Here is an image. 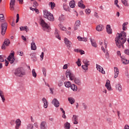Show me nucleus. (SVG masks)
<instances>
[{
	"mask_svg": "<svg viewBox=\"0 0 129 129\" xmlns=\"http://www.w3.org/2000/svg\"><path fill=\"white\" fill-rule=\"evenodd\" d=\"M81 24V22H80V20H77L76 23L75 25L77 27H80V25Z\"/></svg>",
	"mask_w": 129,
	"mask_h": 129,
	"instance_id": "c03bdc74",
	"label": "nucleus"
},
{
	"mask_svg": "<svg viewBox=\"0 0 129 129\" xmlns=\"http://www.w3.org/2000/svg\"><path fill=\"white\" fill-rule=\"evenodd\" d=\"M20 31H25L26 32H29V27L27 26H21L20 27Z\"/></svg>",
	"mask_w": 129,
	"mask_h": 129,
	"instance_id": "a878e982",
	"label": "nucleus"
},
{
	"mask_svg": "<svg viewBox=\"0 0 129 129\" xmlns=\"http://www.w3.org/2000/svg\"><path fill=\"white\" fill-rule=\"evenodd\" d=\"M58 27L61 30V31H66V27H64L62 24H59Z\"/></svg>",
	"mask_w": 129,
	"mask_h": 129,
	"instance_id": "58836bf2",
	"label": "nucleus"
},
{
	"mask_svg": "<svg viewBox=\"0 0 129 129\" xmlns=\"http://www.w3.org/2000/svg\"><path fill=\"white\" fill-rule=\"evenodd\" d=\"M103 29H104V26H103V25H98L96 27V30L98 32H101V31H102Z\"/></svg>",
	"mask_w": 129,
	"mask_h": 129,
	"instance_id": "f3484780",
	"label": "nucleus"
},
{
	"mask_svg": "<svg viewBox=\"0 0 129 129\" xmlns=\"http://www.w3.org/2000/svg\"><path fill=\"white\" fill-rule=\"evenodd\" d=\"M78 7H79L81 9H85L86 6L84 5V4H83V1H82V0L79 2Z\"/></svg>",
	"mask_w": 129,
	"mask_h": 129,
	"instance_id": "bb28decb",
	"label": "nucleus"
},
{
	"mask_svg": "<svg viewBox=\"0 0 129 129\" xmlns=\"http://www.w3.org/2000/svg\"><path fill=\"white\" fill-rule=\"evenodd\" d=\"M7 29H8V23L7 22H3L1 24V34L2 36H4L6 34Z\"/></svg>",
	"mask_w": 129,
	"mask_h": 129,
	"instance_id": "39448f33",
	"label": "nucleus"
},
{
	"mask_svg": "<svg viewBox=\"0 0 129 129\" xmlns=\"http://www.w3.org/2000/svg\"><path fill=\"white\" fill-rule=\"evenodd\" d=\"M116 45L118 48H121V46L126 41V33L124 31H122L120 34H118V37L115 39Z\"/></svg>",
	"mask_w": 129,
	"mask_h": 129,
	"instance_id": "f257e3e1",
	"label": "nucleus"
},
{
	"mask_svg": "<svg viewBox=\"0 0 129 129\" xmlns=\"http://www.w3.org/2000/svg\"><path fill=\"white\" fill-rule=\"evenodd\" d=\"M52 104H53L54 105L55 107H59L60 106V103L59 102V101L56 98H54L51 102Z\"/></svg>",
	"mask_w": 129,
	"mask_h": 129,
	"instance_id": "1a4fd4ad",
	"label": "nucleus"
},
{
	"mask_svg": "<svg viewBox=\"0 0 129 129\" xmlns=\"http://www.w3.org/2000/svg\"><path fill=\"white\" fill-rule=\"evenodd\" d=\"M83 63H84V65H86L88 67L90 65L89 60L87 59H84L83 60Z\"/></svg>",
	"mask_w": 129,
	"mask_h": 129,
	"instance_id": "c756f323",
	"label": "nucleus"
},
{
	"mask_svg": "<svg viewBox=\"0 0 129 129\" xmlns=\"http://www.w3.org/2000/svg\"><path fill=\"white\" fill-rule=\"evenodd\" d=\"M40 57L41 58L40 60L41 61H43L44 59V52H42L41 55H40Z\"/></svg>",
	"mask_w": 129,
	"mask_h": 129,
	"instance_id": "6e6d98bb",
	"label": "nucleus"
},
{
	"mask_svg": "<svg viewBox=\"0 0 129 129\" xmlns=\"http://www.w3.org/2000/svg\"><path fill=\"white\" fill-rule=\"evenodd\" d=\"M66 75L67 78H68V77H69L70 80H71L72 81L74 80L75 75L72 74V72H71V71L69 70H67L66 72Z\"/></svg>",
	"mask_w": 129,
	"mask_h": 129,
	"instance_id": "0eeeda50",
	"label": "nucleus"
},
{
	"mask_svg": "<svg viewBox=\"0 0 129 129\" xmlns=\"http://www.w3.org/2000/svg\"><path fill=\"white\" fill-rule=\"evenodd\" d=\"M94 16L95 17V18H97V19H98V18H99V16H98V13L96 12L94 13Z\"/></svg>",
	"mask_w": 129,
	"mask_h": 129,
	"instance_id": "0e129e2a",
	"label": "nucleus"
},
{
	"mask_svg": "<svg viewBox=\"0 0 129 129\" xmlns=\"http://www.w3.org/2000/svg\"><path fill=\"white\" fill-rule=\"evenodd\" d=\"M68 101H69L70 103H71V104H73V103L75 102V99L72 97L68 98Z\"/></svg>",
	"mask_w": 129,
	"mask_h": 129,
	"instance_id": "473e14b6",
	"label": "nucleus"
},
{
	"mask_svg": "<svg viewBox=\"0 0 129 129\" xmlns=\"http://www.w3.org/2000/svg\"><path fill=\"white\" fill-rule=\"evenodd\" d=\"M43 17L45 19H47L50 22H54V19L53 14L50 13V12L48 11V10H43Z\"/></svg>",
	"mask_w": 129,
	"mask_h": 129,
	"instance_id": "f03ea898",
	"label": "nucleus"
},
{
	"mask_svg": "<svg viewBox=\"0 0 129 129\" xmlns=\"http://www.w3.org/2000/svg\"><path fill=\"white\" fill-rule=\"evenodd\" d=\"M85 12L87 14V15H89V14L91 13V11L90 10V9H86Z\"/></svg>",
	"mask_w": 129,
	"mask_h": 129,
	"instance_id": "5fc2aeb1",
	"label": "nucleus"
},
{
	"mask_svg": "<svg viewBox=\"0 0 129 129\" xmlns=\"http://www.w3.org/2000/svg\"><path fill=\"white\" fill-rule=\"evenodd\" d=\"M114 78H117V77L118 76V74H119V70H118V68H114Z\"/></svg>",
	"mask_w": 129,
	"mask_h": 129,
	"instance_id": "a211bd4d",
	"label": "nucleus"
},
{
	"mask_svg": "<svg viewBox=\"0 0 129 129\" xmlns=\"http://www.w3.org/2000/svg\"><path fill=\"white\" fill-rule=\"evenodd\" d=\"M71 126L70 123L68 122H67L64 124V128L66 129H70Z\"/></svg>",
	"mask_w": 129,
	"mask_h": 129,
	"instance_id": "2f4dec72",
	"label": "nucleus"
},
{
	"mask_svg": "<svg viewBox=\"0 0 129 129\" xmlns=\"http://www.w3.org/2000/svg\"><path fill=\"white\" fill-rule=\"evenodd\" d=\"M70 7L72 8V9L75 8V1L74 0H72L70 2Z\"/></svg>",
	"mask_w": 129,
	"mask_h": 129,
	"instance_id": "c85d7f7f",
	"label": "nucleus"
},
{
	"mask_svg": "<svg viewBox=\"0 0 129 129\" xmlns=\"http://www.w3.org/2000/svg\"><path fill=\"white\" fill-rule=\"evenodd\" d=\"M123 129H129V125L128 124L125 125L123 127Z\"/></svg>",
	"mask_w": 129,
	"mask_h": 129,
	"instance_id": "774afa93",
	"label": "nucleus"
},
{
	"mask_svg": "<svg viewBox=\"0 0 129 129\" xmlns=\"http://www.w3.org/2000/svg\"><path fill=\"white\" fill-rule=\"evenodd\" d=\"M107 33L108 34H112V29H111V27L110 25H107L106 27Z\"/></svg>",
	"mask_w": 129,
	"mask_h": 129,
	"instance_id": "4be33fe9",
	"label": "nucleus"
},
{
	"mask_svg": "<svg viewBox=\"0 0 129 129\" xmlns=\"http://www.w3.org/2000/svg\"><path fill=\"white\" fill-rule=\"evenodd\" d=\"M121 2L124 6L125 7H128V4H127V1H126V0H121Z\"/></svg>",
	"mask_w": 129,
	"mask_h": 129,
	"instance_id": "ea45409f",
	"label": "nucleus"
},
{
	"mask_svg": "<svg viewBox=\"0 0 129 129\" xmlns=\"http://www.w3.org/2000/svg\"><path fill=\"white\" fill-rule=\"evenodd\" d=\"M14 75L18 77H23L24 75H26V72L23 68H19L15 70Z\"/></svg>",
	"mask_w": 129,
	"mask_h": 129,
	"instance_id": "7ed1b4c3",
	"label": "nucleus"
},
{
	"mask_svg": "<svg viewBox=\"0 0 129 129\" xmlns=\"http://www.w3.org/2000/svg\"><path fill=\"white\" fill-rule=\"evenodd\" d=\"M63 9L64 10V11H68V6H67V4H63Z\"/></svg>",
	"mask_w": 129,
	"mask_h": 129,
	"instance_id": "a18cd8bd",
	"label": "nucleus"
},
{
	"mask_svg": "<svg viewBox=\"0 0 129 129\" xmlns=\"http://www.w3.org/2000/svg\"><path fill=\"white\" fill-rule=\"evenodd\" d=\"M82 41H83V42H86L87 41V38L82 37Z\"/></svg>",
	"mask_w": 129,
	"mask_h": 129,
	"instance_id": "338daca9",
	"label": "nucleus"
},
{
	"mask_svg": "<svg viewBox=\"0 0 129 129\" xmlns=\"http://www.w3.org/2000/svg\"><path fill=\"white\" fill-rule=\"evenodd\" d=\"M32 74L33 77H34V78H36L37 77V73H36V70H35V69L32 70Z\"/></svg>",
	"mask_w": 129,
	"mask_h": 129,
	"instance_id": "e433bc0d",
	"label": "nucleus"
},
{
	"mask_svg": "<svg viewBox=\"0 0 129 129\" xmlns=\"http://www.w3.org/2000/svg\"><path fill=\"white\" fill-rule=\"evenodd\" d=\"M16 5V0H11L10 3V9L11 11L15 10V5Z\"/></svg>",
	"mask_w": 129,
	"mask_h": 129,
	"instance_id": "9d476101",
	"label": "nucleus"
},
{
	"mask_svg": "<svg viewBox=\"0 0 129 129\" xmlns=\"http://www.w3.org/2000/svg\"><path fill=\"white\" fill-rule=\"evenodd\" d=\"M74 124H78V115H74L72 117Z\"/></svg>",
	"mask_w": 129,
	"mask_h": 129,
	"instance_id": "4468645a",
	"label": "nucleus"
},
{
	"mask_svg": "<svg viewBox=\"0 0 129 129\" xmlns=\"http://www.w3.org/2000/svg\"><path fill=\"white\" fill-rule=\"evenodd\" d=\"M105 86L107 89H108V90L109 91L111 90V86H110V82L109 81H108L106 82Z\"/></svg>",
	"mask_w": 129,
	"mask_h": 129,
	"instance_id": "393cba45",
	"label": "nucleus"
},
{
	"mask_svg": "<svg viewBox=\"0 0 129 129\" xmlns=\"http://www.w3.org/2000/svg\"><path fill=\"white\" fill-rule=\"evenodd\" d=\"M65 20V17H64V15H60L58 18V20H59L60 22H63Z\"/></svg>",
	"mask_w": 129,
	"mask_h": 129,
	"instance_id": "4c0bfd02",
	"label": "nucleus"
},
{
	"mask_svg": "<svg viewBox=\"0 0 129 129\" xmlns=\"http://www.w3.org/2000/svg\"><path fill=\"white\" fill-rule=\"evenodd\" d=\"M76 63L78 66V67H80V66H81V63L80 62V59L78 58V61L76 62Z\"/></svg>",
	"mask_w": 129,
	"mask_h": 129,
	"instance_id": "3c124183",
	"label": "nucleus"
},
{
	"mask_svg": "<svg viewBox=\"0 0 129 129\" xmlns=\"http://www.w3.org/2000/svg\"><path fill=\"white\" fill-rule=\"evenodd\" d=\"M64 84V86L67 88H69V87H71V83L70 82H65Z\"/></svg>",
	"mask_w": 129,
	"mask_h": 129,
	"instance_id": "72a5a7b5",
	"label": "nucleus"
},
{
	"mask_svg": "<svg viewBox=\"0 0 129 129\" xmlns=\"http://www.w3.org/2000/svg\"><path fill=\"white\" fill-rule=\"evenodd\" d=\"M39 6V4H38V2L35 1L33 3V7H34V8H36V7H38Z\"/></svg>",
	"mask_w": 129,
	"mask_h": 129,
	"instance_id": "13d9d810",
	"label": "nucleus"
},
{
	"mask_svg": "<svg viewBox=\"0 0 129 129\" xmlns=\"http://www.w3.org/2000/svg\"><path fill=\"white\" fill-rule=\"evenodd\" d=\"M106 121L109 123L111 122V118H106Z\"/></svg>",
	"mask_w": 129,
	"mask_h": 129,
	"instance_id": "680f3d73",
	"label": "nucleus"
},
{
	"mask_svg": "<svg viewBox=\"0 0 129 129\" xmlns=\"http://www.w3.org/2000/svg\"><path fill=\"white\" fill-rule=\"evenodd\" d=\"M4 44H5L6 46H9L11 42H10V39H6L4 41Z\"/></svg>",
	"mask_w": 129,
	"mask_h": 129,
	"instance_id": "f704fd0d",
	"label": "nucleus"
},
{
	"mask_svg": "<svg viewBox=\"0 0 129 129\" xmlns=\"http://www.w3.org/2000/svg\"><path fill=\"white\" fill-rule=\"evenodd\" d=\"M42 102H43V107L44 108H47L48 107V105H49V103L48 102V101L46 99V98H43L42 99Z\"/></svg>",
	"mask_w": 129,
	"mask_h": 129,
	"instance_id": "2eb2a0df",
	"label": "nucleus"
},
{
	"mask_svg": "<svg viewBox=\"0 0 129 129\" xmlns=\"http://www.w3.org/2000/svg\"><path fill=\"white\" fill-rule=\"evenodd\" d=\"M96 69L99 72H100V73H102V74H105V71L103 70V68L101 66H99V64H96Z\"/></svg>",
	"mask_w": 129,
	"mask_h": 129,
	"instance_id": "9b49d317",
	"label": "nucleus"
},
{
	"mask_svg": "<svg viewBox=\"0 0 129 129\" xmlns=\"http://www.w3.org/2000/svg\"><path fill=\"white\" fill-rule=\"evenodd\" d=\"M63 84V81L60 80L58 82V87H61V86H62Z\"/></svg>",
	"mask_w": 129,
	"mask_h": 129,
	"instance_id": "09e8293b",
	"label": "nucleus"
},
{
	"mask_svg": "<svg viewBox=\"0 0 129 129\" xmlns=\"http://www.w3.org/2000/svg\"><path fill=\"white\" fill-rule=\"evenodd\" d=\"M15 123H16L15 128L19 129L20 126H21V124L22 123V121H21V119H17L16 120Z\"/></svg>",
	"mask_w": 129,
	"mask_h": 129,
	"instance_id": "ddd939ff",
	"label": "nucleus"
},
{
	"mask_svg": "<svg viewBox=\"0 0 129 129\" xmlns=\"http://www.w3.org/2000/svg\"><path fill=\"white\" fill-rule=\"evenodd\" d=\"M80 53L81 55H83L85 54V52H84V50L80 49Z\"/></svg>",
	"mask_w": 129,
	"mask_h": 129,
	"instance_id": "69168bd1",
	"label": "nucleus"
},
{
	"mask_svg": "<svg viewBox=\"0 0 129 129\" xmlns=\"http://www.w3.org/2000/svg\"><path fill=\"white\" fill-rule=\"evenodd\" d=\"M46 124H47V123L45 121H43L40 123V128L41 129H46Z\"/></svg>",
	"mask_w": 129,
	"mask_h": 129,
	"instance_id": "b1692460",
	"label": "nucleus"
},
{
	"mask_svg": "<svg viewBox=\"0 0 129 129\" xmlns=\"http://www.w3.org/2000/svg\"><path fill=\"white\" fill-rule=\"evenodd\" d=\"M91 45L94 48H97V44H96V41L94 39H92L91 38H90Z\"/></svg>",
	"mask_w": 129,
	"mask_h": 129,
	"instance_id": "aec40b11",
	"label": "nucleus"
},
{
	"mask_svg": "<svg viewBox=\"0 0 129 129\" xmlns=\"http://www.w3.org/2000/svg\"><path fill=\"white\" fill-rule=\"evenodd\" d=\"M124 54H125L126 55H127L128 56H129V49H126L124 50Z\"/></svg>",
	"mask_w": 129,
	"mask_h": 129,
	"instance_id": "864d4df0",
	"label": "nucleus"
},
{
	"mask_svg": "<svg viewBox=\"0 0 129 129\" xmlns=\"http://www.w3.org/2000/svg\"><path fill=\"white\" fill-rule=\"evenodd\" d=\"M70 87L73 91H77V86L75 85V84L71 85Z\"/></svg>",
	"mask_w": 129,
	"mask_h": 129,
	"instance_id": "7c9ffc66",
	"label": "nucleus"
},
{
	"mask_svg": "<svg viewBox=\"0 0 129 129\" xmlns=\"http://www.w3.org/2000/svg\"><path fill=\"white\" fill-rule=\"evenodd\" d=\"M26 129H34V126L32 123H28L27 125Z\"/></svg>",
	"mask_w": 129,
	"mask_h": 129,
	"instance_id": "c9c22d12",
	"label": "nucleus"
},
{
	"mask_svg": "<svg viewBox=\"0 0 129 129\" xmlns=\"http://www.w3.org/2000/svg\"><path fill=\"white\" fill-rule=\"evenodd\" d=\"M116 90H117L119 92H121L122 91V87L121 85L119 83H117L115 85Z\"/></svg>",
	"mask_w": 129,
	"mask_h": 129,
	"instance_id": "f8f14e48",
	"label": "nucleus"
},
{
	"mask_svg": "<svg viewBox=\"0 0 129 129\" xmlns=\"http://www.w3.org/2000/svg\"><path fill=\"white\" fill-rule=\"evenodd\" d=\"M106 54H105V57L106 59H109V53H108V52L106 51Z\"/></svg>",
	"mask_w": 129,
	"mask_h": 129,
	"instance_id": "4d7b16f0",
	"label": "nucleus"
},
{
	"mask_svg": "<svg viewBox=\"0 0 129 129\" xmlns=\"http://www.w3.org/2000/svg\"><path fill=\"white\" fill-rule=\"evenodd\" d=\"M64 41L66 46H67L68 49H69V48H71V45H72V43L71 42L70 40L67 38H64Z\"/></svg>",
	"mask_w": 129,
	"mask_h": 129,
	"instance_id": "6e6552de",
	"label": "nucleus"
},
{
	"mask_svg": "<svg viewBox=\"0 0 129 129\" xmlns=\"http://www.w3.org/2000/svg\"><path fill=\"white\" fill-rule=\"evenodd\" d=\"M0 97L2 98L3 102H5L6 98H5V95H4V92L0 90Z\"/></svg>",
	"mask_w": 129,
	"mask_h": 129,
	"instance_id": "cd10ccee",
	"label": "nucleus"
},
{
	"mask_svg": "<svg viewBox=\"0 0 129 129\" xmlns=\"http://www.w3.org/2000/svg\"><path fill=\"white\" fill-rule=\"evenodd\" d=\"M31 49L33 51L37 50V46H36V43L34 41H32L31 43Z\"/></svg>",
	"mask_w": 129,
	"mask_h": 129,
	"instance_id": "5701e85b",
	"label": "nucleus"
},
{
	"mask_svg": "<svg viewBox=\"0 0 129 129\" xmlns=\"http://www.w3.org/2000/svg\"><path fill=\"white\" fill-rule=\"evenodd\" d=\"M19 20H20V15H19V14H17L16 23H18L19 22Z\"/></svg>",
	"mask_w": 129,
	"mask_h": 129,
	"instance_id": "bf43d9fd",
	"label": "nucleus"
},
{
	"mask_svg": "<svg viewBox=\"0 0 129 129\" xmlns=\"http://www.w3.org/2000/svg\"><path fill=\"white\" fill-rule=\"evenodd\" d=\"M102 50L104 52V53H106L107 51V50H105V49H104V47L103 46H101Z\"/></svg>",
	"mask_w": 129,
	"mask_h": 129,
	"instance_id": "e2e57ef3",
	"label": "nucleus"
},
{
	"mask_svg": "<svg viewBox=\"0 0 129 129\" xmlns=\"http://www.w3.org/2000/svg\"><path fill=\"white\" fill-rule=\"evenodd\" d=\"M50 6L51 8L52 9V10H53V9H54V8H55V3L54 2H50Z\"/></svg>",
	"mask_w": 129,
	"mask_h": 129,
	"instance_id": "603ef678",
	"label": "nucleus"
},
{
	"mask_svg": "<svg viewBox=\"0 0 129 129\" xmlns=\"http://www.w3.org/2000/svg\"><path fill=\"white\" fill-rule=\"evenodd\" d=\"M42 72L44 76L46 77V73L47 72V71L46 70V69L45 68H42Z\"/></svg>",
	"mask_w": 129,
	"mask_h": 129,
	"instance_id": "8fccbe9b",
	"label": "nucleus"
},
{
	"mask_svg": "<svg viewBox=\"0 0 129 129\" xmlns=\"http://www.w3.org/2000/svg\"><path fill=\"white\" fill-rule=\"evenodd\" d=\"M5 55H0V62H5Z\"/></svg>",
	"mask_w": 129,
	"mask_h": 129,
	"instance_id": "37998d69",
	"label": "nucleus"
},
{
	"mask_svg": "<svg viewBox=\"0 0 129 129\" xmlns=\"http://www.w3.org/2000/svg\"><path fill=\"white\" fill-rule=\"evenodd\" d=\"M82 106L84 108L85 110H87V109L88 108V106H87V104L85 103H82Z\"/></svg>",
	"mask_w": 129,
	"mask_h": 129,
	"instance_id": "79ce46f5",
	"label": "nucleus"
},
{
	"mask_svg": "<svg viewBox=\"0 0 129 129\" xmlns=\"http://www.w3.org/2000/svg\"><path fill=\"white\" fill-rule=\"evenodd\" d=\"M40 24L43 31H46V32H50V26H49L48 24H47L45 21H44V20L42 19H40Z\"/></svg>",
	"mask_w": 129,
	"mask_h": 129,
	"instance_id": "20e7f679",
	"label": "nucleus"
},
{
	"mask_svg": "<svg viewBox=\"0 0 129 129\" xmlns=\"http://www.w3.org/2000/svg\"><path fill=\"white\" fill-rule=\"evenodd\" d=\"M30 56H32V57L31 58H32L33 61H37V58H36V57L35 56V54L31 53L30 54Z\"/></svg>",
	"mask_w": 129,
	"mask_h": 129,
	"instance_id": "a19ab883",
	"label": "nucleus"
},
{
	"mask_svg": "<svg viewBox=\"0 0 129 129\" xmlns=\"http://www.w3.org/2000/svg\"><path fill=\"white\" fill-rule=\"evenodd\" d=\"M73 80H74V82L75 83H76V84H77V85H79V86H80V85L82 84V83H81V81L80 80V79L77 78H75V76Z\"/></svg>",
	"mask_w": 129,
	"mask_h": 129,
	"instance_id": "dca6fc26",
	"label": "nucleus"
},
{
	"mask_svg": "<svg viewBox=\"0 0 129 129\" xmlns=\"http://www.w3.org/2000/svg\"><path fill=\"white\" fill-rule=\"evenodd\" d=\"M18 55H19V56H23V55H24V52L23 51H18Z\"/></svg>",
	"mask_w": 129,
	"mask_h": 129,
	"instance_id": "052dcab7",
	"label": "nucleus"
},
{
	"mask_svg": "<svg viewBox=\"0 0 129 129\" xmlns=\"http://www.w3.org/2000/svg\"><path fill=\"white\" fill-rule=\"evenodd\" d=\"M54 36L57 39H58V40H61V37L59 34V31H58V29H55V30Z\"/></svg>",
	"mask_w": 129,
	"mask_h": 129,
	"instance_id": "412c9836",
	"label": "nucleus"
},
{
	"mask_svg": "<svg viewBox=\"0 0 129 129\" xmlns=\"http://www.w3.org/2000/svg\"><path fill=\"white\" fill-rule=\"evenodd\" d=\"M7 60L10 62V64H13L16 60L15 59V52L10 53V55L7 57Z\"/></svg>",
	"mask_w": 129,
	"mask_h": 129,
	"instance_id": "423d86ee",
	"label": "nucleus"
},
{
	"mask_svg": "<svg viewBox=\"0 0 129 129\" xmlns=\"http://www.w3.org/2000/svg\"><path fill=\"white\" fill-rule=\"evenodd\" d=\"M4 21H5L4 14H0V22H4Z\"/></svg>",
	"mask_w": 129,
	"mask_h": 129,
	"instance_id": "de8ad7c7",
	"label": "nucleus"
},
{
	"mask_svg": "<svg viewBox=\"0 0 129 129\" xmlns=\"http://www.w3.org/2000/svg\"><path fill=\"white\" fill-rule=\"evenodd\" d=\"M121 58L123 64L127 65V64L129 63V60L126 59L124 56H121Z\"/></svg>",
	"mask_w": 129,
	"mask_h": 129,
	"instance_id": "6ab92c4d",
	"label": "nucleus"
},
{
	"mask_svg": "<svg viewBox=\"0 0 129 129\" xmlns=\"http://www.w3.org/2000/svg\"><path fill=\"white\" fill-rule=\"evenodd\" d=\"M82 68L85 70V71H87V70H88V67L85 64L82 66Z\"/></svg>",
	"mask_w": 129,
	"mask_h": 129,
	"instance_id": "49530a36",
	"label": "nucleus"
}]
</instances>
